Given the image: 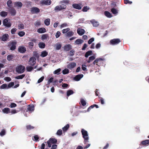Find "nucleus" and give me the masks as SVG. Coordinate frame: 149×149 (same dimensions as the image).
<instances>
[{"instance_id":"nucleus-13","label":"nucleus","mask_w":149,"mask_h":149,"mask_svg":"<svg viewBox=\"0 0 149 149\" xmlns=\"http://www.w3.org/2000/svg\"><path fill=\"white\" fill-rule=\"evenodd\" d=\"M104 60V59L102 58H97L95 60L93 63V65H95L96 64V65L99 66L98 63H100L99 62H102V61Z\"/></svg>"},{"instance_id":"nucleus-64","label":"nucleus","mask_w":149,"mask_h":149,"mask_svg":"<svg viewBox=\"0 0 149 149\" xmlns=\"http://www.w3.org/2000/svg\"><path fill=\"white\" fill-rule=\"evenodd\" d=\"M60 32L59 31H57L55 35L56 38H58L60 36Z\"/></svg>"},{"instance_id":"nucleus-38","label":"nucleus","mask_w":149,"mask_h":149,"mask_svg":"<svg viewBox=\"0 0 149 149\" xmlns=\"http://www.w3.org/2000/svg\"><path fill=\"white\" fill-rule=\"evenodd\" d=\"M56 49L57 50H59L61 49V45L60 44L57 43L55 45Z\"/></svg>"},{"instance_id":"nucleus-2","label":"nucleus","mask_w":149,"mask_h":149,"mask_svg":"<svg viewBox=\"0 0 149 149\" xmlns=\"http://www.w3.org/2000/svg\"><path fill=\"white\" fill-rule=\"evenodd\" d=\"M17 42L15 41H12L10 42L8 45V47H10V49L11 50H14L16 49V45Z\"/></svg>"},{"instance_id":"nucleus-46","label":"nucleus","mask_w":149,"mask_h":149,"mask_svg":"<svg viewBox=\"0 0 149 149\" xmlns=\"http://www.w3.org/2000/svg\"><path fill=\"white\" fill-rule=\"evenodd\" d=\"M7 85L6 84H3L0 87V89H4L6 88H7Z\"/></svg>"},{"instance_id":"nucleus-48","label":"nucleus","mask_w":149,"mask_h":149,"mask_svg":"<svg viewBox=\"0 0 149 149\" xmlns=\"http://www.w3.org/2000/svg\"><path fill=\"white\" fill-rule=\"evenodd\" d=\"M62 72L64 74H66L69 73V70L68 69L65 68L63 70Z\"/></svg>"},{"instance_id":"nucleus-41","label":"nucleus","mask_w":149,"mask_h":149,"mask_svg":"<svg viewBox=\"0 0 149 149\" xmlns=\"http://www.w3.org/2000/svg\"><path fill=\"white\" fill-rule=\"evenodd\" d=\"M25 76L24 74H22L15 77V78L17 79H22Z\"/></svg>"},{"instance_id":"nucleus-39","label":"nucleus","mask_w":149,"mask_h":149,"mask_svg":"<svg viewBox=\"0 0 149 149\" xmlns=\"http://www.w3.org/2000/svg\"><path fill=\"white\" fill-rule=\"evenodd\" d=\"M83 41L81 39H78L75 41V43L77 44H81L83 43Z\"/></svg>"},{"instance_id":"nucleus-21","label":"nucleus","mask_w":149,"mask_h":149,"mask_svg":"<svg viewBox=\"0 0 149 149\" xmlns=\"http://www.w3.org/2000/svg\"><path fill=\"white\" fill-rule=\"evenodd\" d=\"M10 12L11 15L14 16L16 13V10L14 8H12L10 9Z\"/></svg>"},{"instance_id":"nucleus-43","label":"nucleus","mask_w":149,"mask_h":149,"mask_svg":"<svg viewBox=\"0 0 149 149\" xmlns=\"http://www.w3.org/2000/svg\"><path fill=\"white\" fill-rule=\"evenodd\" d=\"M90 8L89 7L87 6H84L82 9V11L84 12H87L89 9Z\"/></svg>"},{"instance_id":"nucleus-29","label":"nucleus","mask_w":149,"mask_h":149,"mask_svg":"<svg viewBox=\"0 0 149 149\" xmlns=\"http://www.w3.org/2000/svg\"><path fill=\"white\" fill-rule=\"evenodd\" d=\"M26 127L27 130H30L34 128V127L31 126L30 125H27L26 126Z\"/></svg>"},{"instance_id":"nucleus-50","label":"nucleus","mask_w":149,"mask_h":149,"mask_svg":"<svg viewBox=\"0 0 149 149\" xmlns=\"http://www.w3.org/2000/svg\"><path fill=\"white\" fill-rule=\"evenodd\" d=\"M69 1L68 0H63L62 1H61V3H64L65 5H67L69 3Z\"/></svg>"},{"instance_id":"nucleus-54","label":"nucleus","mask_w":149,"mask_h":149,"mask_svg":"<svg viewBox=\"0 0 149 149\" xmlns=\"http://www.w3.org/2000/svg\"><path fill=\"white\" fill-rule=\"evenodd\" d=\"M124 3L125 4H131L132 2V1H130L129 0H124Z\"/></svg>"},{"instance_id":"nucleus-51","label":"nucleus","mask_w":149,"mask_h":149,"mask_svg":"<svg viewBox=\"0 0 149 149\" xmlns=\"http://www.w3.org/2000/svg\"><path fill=\"white\" fill-rule=\"evenodd\" d=\"M14 82H11L10 83L8 86H7V88H9L12 87L14 85Z\"/></svg>"},{"instance_id":"nucleus-56","label":"nucleus","mask_w":149,"mask_h":149,"mask_svg":"<svg viewBox=\"0 0 149 149\" xmlns=\"http://www.w3.org/2000/svg\"><path fill=\"white\" fill-rule=\"evenodd\" d=\"M62 132L61 129L58 130L56 132V134L59 136H60L62 134Z\"/></svg>"},{"instance_id":"nucleus-53","label":"nucleus","mask_w":149,"mask_h":149,"mask_svg":"<svg viewBox=\"0 0 149 149\" xmlns=\"http://www.w3.org/2000/svg\"><path fill=\"white\" fill-rule=\"evenodd\" d=\"M70 30V29L69 28H68L65 29H64L62 30V33L63 34L67 32Z\"/></svg>"},{"instance_id":"nucleus-17","label":"nucleus","mask_w":149,"mask_h":149,"mask_svg":"<svg viewBox=\"0 0 149 149\" xmlns=\"http://www.w3.org/2000/svg\"><path fill=\"white\" fill-rule=\"evenodd\" d=\"M83 77V74H78L75 76L74 78V79L75 81H79Z\"/></svg>"},{"instance_id":"nucleus-8","label":"nucleus","mask_w":149,"mask_h":149,"mask_svg":"<svg viewBox=\"0 0 149 149\" xmlns=\"http://www.w3.org/2000/svg\"><path fill=\"white\" fill-rule=\"evenodd\" d=\"M51 3L52 1L51 0H43L40 1V4L42 5H49Z\"/></svg>"},{"instance_id":"nucleus-55","label":"nucleus","mask_w":149,"mask_h":149,"mask_svg":"<svg viewBox=\"0 0 149 149\" xmlns=\"http://www.w3.org/2000/svg\"><path fill=\"white\" fill-rule=\"evenodd\" d=\"M74 49H72L70 50V51L69 52V55L70 56H73L74 54Z\"/></svg>"},{"instance_id":"nucleus-63","label":"nucleus","mask_w":149,"mask_h":149,"mask_svg":"<svg viewBox=\"0 0 149 149\" xmlns=\"http://www.w3.org/2000/svg\"><path fill=\"white\" fill-rule=\"evenodd\" d=\"M44 79V76L42 77L38 80V83H40L41 82L43 81Z\"/></svg>"},{"instance_id":"nucleus-25","label":"nucleus","mask_w":149,"mask_h":149,"mask_svg":"<svg viewBox=\"0 0 149 149\" xmlns=\"http://www.w3.org/2000/svg\"><path fill=\"white\" fill-rule=\"evenodd\" d=\"M90 22L93 24V26L97 27L98 26V22L95 20H91L90 21Z\"/></svg>"},{"instance_id":"nucleus-10","label":"nucleus","mask_w":149,"mask_h":149,"mask_svg":"<svg viewBox=\"0 0 149 149\" xmlns=\"http://www.w3.org/2000/svg\"><path fill=\"white\" fill-rule=\"evenodd\" d=\"M14 6L18 8H21L23 6L22 3L19 1H15L14 3Z\"/></svg>"},{"instance_id":"nucleus-52","label":"nucleus","mask_w":149,"mask_h":149,"mask_svg":"<svg viewBox=\"0 0 149 149\" xmlns=\"http://www.w3.org/2000/svg\"><path fill=\"white\" fill-rule=\"evenodd\" d=\"M41 24L40 22L39 21H36L34 23V25L36 27H38L40 26Z\"/></svg>"},{"instance_id":"nucleus-31","label":"nucleus","mask_w":149,"mask_h":149,"mask_svg":"<svg viewBox=\"0 0 149 149\" xmlns=\"http://www.w3.org/2000/svg\"><path fill=\"white\" fill-rule=\"evenodd\" d=\"M14 57V55L10 54L8 55L7 57V59L8 61H12Z\"/></svg>"},{"instance_id":"nucleus-24","label":"nucleus","mask_w":149,"mask_h":149,"mask_svg":"<svg viewBox=\"0 0 149 149\" xmlns=\"http://www.w3.org/2000/svg\"><path fill=\"white\" fill-rule=\"evenodd\" d=\"M95 58V56L93 55L90 57L88 60L87 61L88 63H89L91 61H93Z\"/></svg>"},{"instance_id":"nucleus-42","label":"nucleus","mask_w":149,"mask_h":149,"mask_svg":"<svg viewBox=\"0 0 149 149\" xmlns=\"http://www.w3.org/2000/svg\"><path fill=\"white\" fill-rule=\"evenodd\" d=\"M18 29L19 30L23 29L24 28V25L22 23L19 24L18 25Z\"/></svg>"},{"instance_id":"nucleus-5","label":"nucleus","mask_w":149,"mask_h":149,"mask_svg":"<svg viewBox=\"0 0 149 149\" xmlns=\"http://www.w3.org/2000/svg\"><path fill=\"white\" fill-rule=\"evenodd\" d=\"M57 142V139L54 138H50L47 142L48 147L49 148L51 147L52 144H55Z\"/></svg>"},{"instance_id":"nucleus-15","label":"nucleus","mask_w":149,"mask_h":149,"mask_svg":"<svg viewBox=\"0 0 149 149\" xmlns=\"http://www.w3.org/2000/svg\"><path fill=\"white\" fill-rule=\"evenodd\" d=\"M76 63L74 62H72L69 63L67 65V68L70 69H71L75 67Z\"/></svg>"},{"instance_id":"nucleus-12","label":"nucleus","mask_w":149,"mask_h":149,"mask_svg":"<svg viewBox=\"0 0 149 149\" xmlns=\"http://www.w3.org/2000/svg\"><path fill=\"white\" fill-rule=\"evenodd\" d=\"M18 50L20 53H23L26 51V49L23 46H20L18 48Z\"/></svg>"},{"instance_id":"nucleus-35","label":"nucleus","mask_w":149,"mask_h":149,"mask_svg":"<svg viewBox=\"0 0 149 149\" xmlns=\"http://www.w3.org/2000/svg\"><path fill=\"white\" fill-rule=\"evenodd\" d=\"M73 93L74 92L72 90H69L67 92V95L68 96H69L70 95L73 94Z\"/></svg>"},{"instance_id":"nucleus-32","label":"nucleus","mask_w":149,"mask_h":149,"mask_svg":"<svg viewBox=\"0 0 149 149\" xmlns=\"http://www.w3.org/2000/svg\"><path fill=\"white\" fill-rule=\"evenodd\" d=\"M70 126L69 124H67L66 126L63 127L62 130L64 132H66L68 130Z\"/></svg>"},{"instance_id":"nucleus-23","label":"nucleus","mask_w":149,"mask_h":149,"mask_svg":"<svg viewBox=\"0 0 149 149\" xmlns=\"http://www.w3.org/2000/svg\"><path fill=\"white\" fill-rule=\"evenodd\" d=\"M38 47L41 49L44 48L45 47V43L40 42L38 44Z\"/></svg>"},{"instance_id":"nucleus-16","label":"nucleus","mask_w":149,"mask_h":149,"mask_svg":"<svg viewBox=\"0 0 149 149\" xmlns=\"http://www.w3.org/2000/svg\"><path fill=\"white\" fill-rule=\"evenodd\" d=\"M8 37L9 35L8 34H4L1 37V40L3 41H6L8 39Z\"/></svg>"},{"instance_id":"nucleus-27","label":"nucleus","mask_w":149,"mask_h":149,"mask_svg":"<svg viewBox=\"0 0 149 149\" xmlns=\"http://www.w3.org/2000/svg\"><path fill=\"white\" fill-rule=\"evenodd\" d=\"M92 54V52L91 50H89L86 52L85 56L86 58H87L89 56L91 55Z\"/></svg>"},{"instance_id":"nucleus-3","label":"nucleus","mask_w":149,"mask_h":149,"mask_svg":"<svg viewBox=\"0 0 149 149\" xmlns=\"http://www.w3.org/2000/svg\"><path fill=\"white\" fill-rule=\"evenodd\" d=\"M25 70V67L22 65H19L16 68V71L18 73L21 74L23 73Z\"/></svg>"},{"instance_id":"nucleus-26","label":"nucleus","mask_w":149,"mask_h":149,"mask_svg":"<svg viewBox=\"0 0 149 149\" xmlns=\"http://www.w3.org/2000/svg\"><path fill=\"white\" fill-rule=\"evenodd\" d=\"M48 54V52L46 51H43L41 52L40 56L44 57L47 56Z\"/></svg>"},{"instance_id":"nucleus-36","label":"nucleus","mask_w":149,"mask_h":149,"mask_svg":"<svg viewBox=\"0 0 149 149\" xmlns=\"http://www.w3.org/2000/svg\"><path fill=\"white\" fill-rule=\"evenodd\" d=\"M111 12L114 14L116 15L118 13V10L115 8H112L111 10Z\"/></svg>"},{"instance_id":"nucleus-19","label":"nucleus","mask_w":149,"mask_h":149,"mask_svg":"<svg viewBox=\"0 0 149 149\" xmlns=\"http://www.w3.org/2000/svg\"><path fill=\"white\" fill-rule=\"evenodd\" d=\"M72 49V46L70 44L64 46V50L66 51H68Z\"/></svg>"},{"instance_id":"nucleus-11","label":"nucleus","mask_w":149,"mask_h":149,"mask_svg":"<svg viewBox=\"0 0 149 149\" xmlns=\"http://www.w3.org/2000/svg\"><path fill=\"white\" fill-rule=\"evenodd\" d=\"M31 12L32 13H37L40 11V9L36 7H33L31 8Z\"/></svg>"},{"instance_id":"nucleus-40","label":"nucleus","mask_w":149,"mask_h":149,"mask_svg":"<svg viewBox=\"0 0 149 149\" xmlns=\"http://www.w3.org/2000/svg\"><path fill=\"white\" fill-rule=\"evenodd\" d=\"M12 2L11 0H8L7 2V4L9 7H11L12 6Z\"/></svg>"},{"instance_id":"nucleus-60","label":"nucleus","mask_w":149,"mask_h":149,"mask_svg":"<svg viewBox=\"0 0 149 149\" xmlns=\"http://www.w3.org/2000/svg\"><path fill=\"white\" fill-rule=\"evenodd\" d=\"M17 29L16 28H14L12 29L11 30V33L12 34H15V32L17 31Z\"/></svg>"},{"instance_id":"nucleus-6","label":"nucleus","mask_w":149,"mask_h":149,"mask_svg":"<svg viewBox=\"0 0 149 149\" xmlns=\"http://www.w3.org/2000/svg\"><path fill=\"white\" fill-rule=\"evenodd\" d=\"M121 42V40L120 39L115 38L111 40L109 43L110 44L114 45H117Z\"/></svg>"},{"instance_id":"nucleus-30","label":"nucleus","mask_w":149,"mask_h":149,"mask_svg":"<svg viewBox=\"0 0 149 149\" xmlns=\"http://www.w3.org/2000/svg\"><path fill=\"white\" fill-rule=\"evenodd\" d=\"M8 15V13L6 11H2L0 13V15L3 17H5Z\"/></svg>"},{"instance_id":"nucleus-14","label":"nucleus","mask_w":149,"mask_h":149,"mask_svg":"<svg viewBox=\"0 0 149 149\" xmlns=\"http://www.w3.org/2000/svg\"><path fill=\"white\" fill-rule=\"evenodd\" d=\"M78 34L80 36H82L85 32L84 30L83 29L79 28L77 30Z\"/></svg>"},{"instance_id":"nucleus-33","label":"nucleus","mask_w":149,"mask_h":149,"mask_svg":"<svg viewBox=\"0 0 149 149\" xmlns=\"http://www.w3.org/2000/svg\"><path fill=\"white\" fill-rule=\"evenodd\" d=\"M44 23L46 25H49L50 24V19L49 18L46 19Z\"/></svg>"},{"instance_id":"nucleus-47","label":"nucleus","mask_w":149,"mask_h":149,"mask_svg":"<svg viewBox=\"0 0 149 149\" xmlns=\"http://www.w3.org/2000/svg\"><path fill=\"white\" fill-rule=\"evenodd\" d=\"M25 33L23 31H20L18 33V34L20 37H22L24 35Z\"/></svg>"},{"instance_id":"nucleus-4","label":"nucleus","mask_w":149,"mask_h":149,"mask_svg":"<svg viewBox=\"0 0 149 149\" xmlns=\"http://www.w3.org/2000/svg\"><path fill=\"white\" fill-rule=\"evenodd\" d=\"M62 5H59L56 6L54 9V10L56 12L60 11L63 10L65 9L66 8V6L63 4H62Z\"/></svg>"},{"instance_id":"nucleus-1","label":"nucleus","mask_w":149,"mask_h":149,"mask_svg":"<svg viewBox=\"0 0 149 149\" xmlns=\"http://www.w3.org/2000/svg\"><path fill=\"white\" fill-rule=\"evenodd\" d=\"M81 133L83 138L84 139V143L85 144L88 142L89 136L87 132L84 130L82 129L81 130Z\"/></svg>"},{"instance_id":"nucleus-62","label":"nucleus","mask_w":149,"mask_h":149,"mask_svg":"<svg viewBox=\"0 0 149 149\" xmlns=\"http://www.w3.org/2000/svg\"><path fill=\"white\" fill-rule=\"evenodd\" d=\"M67 36H71L73 35V32L72 31H71L68 32L67 33Z\"/></svg>"},{"instance_id":"nucleus-57","label":"nucleus","mask_w":149,"mask_h":149,"mask_svg":"<svg viewBox=\"0 0 149 149\" xmlns=\"http://www.w3.org/2000/svg\"><path fill=\"white\" fill-rule=\"evenodd\" d=\"M6 134L5 130L4 129L2 130L1 132L0 133V135L1 136H3L4 135Z\"/></svg>"},{"instance_id":"nucleus-49","label":"nucleus","mask_w":149,"mask_h":149,"mask_svg":"<svg viewBox=\"0 0 149 149\" xmlns=\"http://www.w3.org/2000/svg\"><path fill=\"white\" fill-rule=\"evenodd\" d=\"M61 71V69L60 68H58L55 70L54 72L53 73L54 74H59L60 72Z\"/></svg>"},{"instance_id":"nucleus-22","label":"nucleus","mask_w":149,"mask_h":149,"mask_svg":"<svg viewBox=\"0 0 149 149\" xmlns=\"http://www.w3.org/2000/svg\"><path fill=\"white\" fill-rule=\"evenodd\" d=\"M2 112L4 113L8 114L10 113V109L8 107H6L2 110Z\"/></svg>"},{"instance_id":"nucleus-61","label":"nucleus","mask_w":149,"mask_h":149,"mask_svg":"<svg viewBox=\"0 0 149 149\" xmlns=\"http://www.w3.org/2000/svg\"><path fill=\"white\" fill-rule=\"evenodd\" d=\"M94 40V38H90L88 41V43L89 44H91Z\"/></svg>"},{"instance_id":"nucleus-59","label":"nucleus","mask_w":149,"mask_h":149,"mask_svg":"<svg viewBox=\"0 0 149 149\" xmlns=\"http://www.w3.org/2000/svg\"><path fill=\"white\" fill-rule=\"evenodd\" d=\"M27 109L29 111H33L34 110V107L33 106H31L29 105V107Z\"/></svg>"},{"instance_id":"nucleus-45","label":"nucleus","mask_w":149,"mask_h":149,"mask_svg":"<svg viewBox=\"0 0 149 149\" xmlns=\"http://www.w3.org/2000/svg\"><path fill=\"white\" fill-rule=\"evenodd\" d=\"M80 102L83 106H84L86 105V102L84 99H81Z\"/></svg>"},{"instance_id":"nucleus-58","label":"nucleus","mask_w":149,"mask_h":149,"mask_svg":"<svg viewBox=\"0 0 149 149\" xmlns=\"http://www.w3.org/2000/svg\"><path fill=\"white\" fill-rule=\"evenodd\" d=\"M17 106V104L14 103H11V104L10 105V106H9V107L12 108L13 107H15Z\"/></svg>"},{"instance_id":"nucleus-9","label":"nucleus","mask_w":149,"mask_h":149,"mask_svg":"<svg viewBox=\"0 0 149 149\" xmlns=\"http://www.w3.org/2000/svg\"><path fill=\"white\" fill-rule=\"evenodd\" d=\"M36 59L34 57H31L29 60V65L33 66L36 63Z\"/></svg>"},{"instance_id":"nucleus-37","label":"nucleus","mask_w":149,"mask_h":149,"mask_svg":"<svg viewBox=\"0 0 149 149\" xmlns=\"http://www.w3.org/2000/svg\"><path fill=\"white\" fill-rule=\"evenodd\" d=\"M141 143L143 145H146L149 144V140H146L142 141Z\"/></svg>"},{"instance_id":"nucleus-18","label":"nucleus","mask_w":149,"mask_h":149,"mask_svg":"<svg viewBox=\"0 0 149 149\" xmlns=\"http://www.w3.org/2000/svg\"><path fill=\"white\" fill-rule=\"evenodd\" d=\"M81 4L77 3H74L72 4V7L73 8L78 10H80L81 9Z\"/></svg>"},{"instance_id":"nucleus-44","label":"nucleus","mask_w":149,"mask_h":149,"mask_svg":"<svg viewBox=\"0 0 149 149\" xmlns=\"http://www.w3.org/2000/svg\"><path fill=\"white\" fill-rule=\"evenodd\" d=\"M26 70L28 72H30L33 69V68L31 66H27L26 67Z\"/></svg>"},{"instance_id":"nucleus-7","label":"nucleus","mask_w":149,"mask_h":149,"mask_svg":"<svg viewBox=\"0 0 149 149\" xmlns=\"http://www.w3.org/2000/svg\"><path fill=\"white\" fill-rule=\"evenodd\" d=\"M3 25L7 27H10L11 26V23L8 22V19L6 18L5 19L3 22Z\"/></svg>"},{"instance_id":"nucleus-20","label":"nucleus","mask_w":149,"mask_h":149,"mask_svg":"<svg viewBox=\"0 0 149 149\" xmlns=\"http://www.w3.org/2000/svg\"><path fill=\"white\" fill-rule=\"evenodd\" d=\"M37 31L39 33H43L46 32V29L44 28H41L38 29Z\"/></svg>"},{"instance_id":"nucleus-28","label":"nucleus","mask_w":149,"mask_h":149,"mask_svg":"<svg viewBox=\"0 0 149 149\" xmlns=\"http://www.w3.org/2000/svg\"><path fill=\"white\" fill-rule=\"evenodd\" d=\"M104 14L107 17L111 18L112 17V15L109 11H106L104 12Z\"/></svg>"},{"instance_id":"nucleus-34","label":"nucleus","mask_w":149,"mask_h":149,"mask_svg":"<svg viewBox=\"0 0 149 149\" xmlns=\"http://www.w3.org/2000/svg\"><path fill=\"white\" fill-rule=\"evenodd\" d=\"M48 37V34H44L42 35L41 38L42 40H44L47 39Z\"/></svg>"}]
</instances>
